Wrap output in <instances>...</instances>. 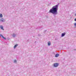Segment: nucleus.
I'll return each mask as SVG.
<instances>
[{
  "instance_id": "nucleus-1",
  "label": "nucleus",
  "mask_w": 76,
  "mask_h": 76,
  "mask_svg": "<svg viewBox=\"0 0 76 76\" xmlns=\"http://www.w3.org/2000/svg\"><path fill=\"white\" fill-rule=\"evenodd\" d=\"M58 10V5H56L52 7L49 10V13H53V15H57Z\"/></svg>"
},
{
  "instance_id": "nucleus-2",
  "label": "nucleus",
  "mask_w": 76,
  "mask_h": 76,
  "mask_svg": "<svg viewBox=\"0 0 76 76\" xmlns=\"http://www.w3.org/2000/svg\"><path fill=\"white\" fill-rule=\"evenodd\" d=\"M58 64L57 63H55L53 64V66L54 67H58Z\"/></svg>"
},
{
  "instance_id": "nucleus-3",
  "label": "nucleus",
  "mask_w": 76,
  "mask_h": 76,
  "mask_svg": "<svg viewBox=\"0 0 76 76\" xmlns=\"http://www.w3.org/2000/svg\"><path fill=\"white\" fill-rule=\"evenodd\" d=\"M66 34V33L64 32L61 35V37H64V36Z\"/></svg>"
},
{
  "instance_id": "nucleus-4",
  "label": "nucleus",
  "mask_w": 76,
  "mask_h": 76,
  "mask_svg": "<svg viewBox=\"0 0 76 76\" xmlns=\"http://www.w3.org/2000/svg\"><path fill=\"white\" fill-rule=\"evenodd\" d=\"M0 28L2 30H3V31H4V29H3V26L2 25L0 26Z\"/></svg>"
},
{
  "instance_id": "nucleus-5",
  "label": "nucleus",
  "mask_w": 76,
  "mask_h": 76,
  "mask_svg": "<svg viewBox=\"0 0 76 76\" xmlns=\"http://www.w3.org/2000/svg\"><path fill=\"white\" fill-rule=\"evenodd\" d=\"M16 36V34H12V37H14V38H15V37Z\"/></svg>"
},
{
  "instance_id": "nucleus-6",
  "label": "nucleus",
  "mask_w": 76,
  "mask_h": 76,
  "mask_svg": "<svg viewBox=\"0 0 76 76\" xmlns=\"http://www.w3.org/2000/svg\"><path fill=\"white\" fill-rule=\"evenodd\" d=\"M18 44H17L16 45H15L14 47V48H16V47H17V46H18Z\"/></svg>"
},
{
  "instance_id": "nucleus-7",
  "label": "nucleus",
  "mask_w": 76,
  "mask_h": 76,
  "mask_svg": "<svg viewBox=\"0 0 76 76\" xmlns=\"http://www.w3.org/2000/svg\"><path fill=\"white\" fill-rule=\"evenodd\" d=\"M59 56V54H57L55 55V57H58V56Z\"/></svg>"
},
{
  "instance_id": "nucleus-8",
  "label": "nucleus",
  "mask_w": 76,
  "mask_h": 76,
  "mask_svg": "<svg viewBox=\"0 0 76 76\" xmlns=\"http://www.w3.org/2000/svg\"><path fill=\"white\" fill-rule=\"evenodd\" d=\"M0 21H1V22H4V20L3 19H1L0 20Z\"/></svg>"
},
{
  "instance_id": "nucleus-9",
  "label": "nucleus",
  "mask_w": 76,
  "mask_h": 76,
  "mask_svg": "<svg viewBox=\"0 0 76 76\" xmlns=\"http://www.w3.org/2000/svg\"><path fill=\"white\" fill-rule=\"evenodd\" d=\"M14 63H17V61L16 60H15L14 61Z\"/></svg>"
},
{
  "instance_id": "nucleus-10",
  "label": "nucleus",
  "mask_w": 76,
  "mask_h": 76,
  "mask_svg": "<svg viewBox=\"0 0 76 76\" xmlns=\"http://www.w3.org/2000/svg\"><path fill=\"white\" fill-rule=\"evenodd\" d=\"M50 42H49L48 43V45H50Z\"/></svg>"
},
{
  "instance_id": "nucleus-11",
  "label": "nucleus",
  "mask_w": 76,
  "mask_h": 76,
  "mask_svg": "<svg viewBox=\"0 0 76 76\" xmlns=\"http://www.w3.org/2000/svg\"><path fill=\"white\" fill-rule=\"evenodd\" d=\"M3 16L2 15V14H0V18H2Z\"/></svg>"
},
{
  "instance_id": "nucleus-12",
  "label": "nucleus",
  "mask_w": 76,
  "mask_h": 76,
  "mask_svg": "<svg viewBox=\"0 0 76 76\" xmlns=\"http://www.w3.org/2000/svg\"><path fill=\"white\" fill-rule=\"evenodd\" d=\"M2 38H3L4 39H6V37H4L3 36H2Z\"/></svg>"
},
{
  "instance_id": "nucleus-13",
  "label": "nucleus",
  "mask_w": 76,
  "mask_h": 76,
  "mask_svg": "<svg viewBox=\"0 0 76 76\" xmlns=\"http://www.w3.org/2000/svg\"><path fill=\"white\" fill-rule=\"evenodd\" d=\"M0 37H2L3 36V35H2L1 34H0Z\"/></svg>"
},
{
  "instance_id": "nucleus-14",
  "label": "nucleus",
  "mask_w": 76,
  "mask_h": 76,
  "mask_svg": "<svg viewBox=\"0 0 76 76\" xmlns=\"http://www.w3.org/2000/svg\"><path fill=\"white\" fill-rule=\"evenodd\" d=\"M74 25L75 26H76V23H75L74 24Z\"/></svg>"
},
{
  "instance_id": "nucleus-15",
  "label": "nucleus",
  "mask_w": 76,
  "mask_h": 76,
  "mask_svg": "<svg viewBox=\"0 0 76 76\" xmlns=\"http://www.w3.org/2000/svg\"><path fill=\"white\" fill-rule=\"evenodd\" d=\"M75 21H76V19H75Z\"/></svg>"
},
{
  "instance_id": "nucleus-16",
  "label": "nucleus",
  "mask_w": 76,
  "mask_h": 76,
  "mask_svg": "<svg viewBox=\"0 0 76 76\" xmlns=\"http://www.w3.org/2000/svg\"><path fill=\"white\" fill-rule=\"evenodd\" d=\"M75 19H76V18Z\"/></svg>"
},
{
  "instance_id": "nucleus-17",
  "label": "nucleus",
  "mask_w": 76,
  "mask_h": 76,
  "mask_svg": "<svg viewBox=\"0 0 76 76\" xmlns=\"http://www.w3.org/2000/svg\"><path fill=\"white\" fill-rule=\"evenodd\" d=\"M75 16H76V15H75Z\"/></svg>"
}]
</instances>
